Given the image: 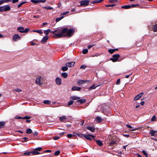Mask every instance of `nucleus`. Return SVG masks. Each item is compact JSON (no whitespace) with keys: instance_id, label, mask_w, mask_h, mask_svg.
<instances>
[{"instance_id":"obj_1","label":"nucleus","mask_w":157,"mask_h":157,"mask_svg":"<svg viewBox=\"0 0 157 157\" xmlns=\"http://www.w3.org/2000/svg\"><path fill=\"white\" fill-rule=\"evenodd\" d=\"M59 32L58 34H56L57 38L65 37L66 36L69 37H71L75 32V30L73 29H70L68 30L67 28H64L63 29H58Z\"/></svg>"},{"instance_id":"obj_2","label":"nucleus","mask_w":157,"mask_h":157,"mask_svg":"<svg viewBox=\"0 0 157 157\" xmlns=\"http://www.w3.org/2000/svg\"><path fill=\"white\" fill-rule=\"evenodd\" d=\"M58 29H56L54 31H51L50 29H48L47 30L44 31V33L46 35H48L49 32L51 33L52 34L54 35V37L57 38V36H56V34H58V32H59Z\"/></svg>"},{"instance_id":"obj_3","label":"nucleus","mask_w":157,"mask_h":157,"mask_svg":"<svg viewBox=\"0 0 157 157\" xmlns=\"http://www.w3.org/2000/svg\"><path fill=\"white\" fill-rule=\"evenodd\" d=\"M11 8L9 5L0 7V12H3L9 11L10 10Z\"/></svg>"},{"instance_id":"obj_4","label":"nucleus","mask_w":157,"mask_h":157,"mask_svg":"<svg viewBox=\"0 0 157 157\" xmlns=\"http://www.w3.org/2000/svg\"><path fill=\"white\" fill-rule=\"evenodd\" d=\"M120 57V56L119 54L113 55L112 56V58L110 59V60L112 62H115L118 61V60Z\"/></svg>"},{"instance_id":"obj_5","label":"nucleus","mask_w":157,"mask_h":157,"mask_svg":"<svg viewBox=\"0 0 157 157\" xmlns=\"http://www.w3.org/2000/svg\"><path fill=\"white\" fill-rule=\"evenodd\" d=\"M70 117H66L65 116L60 117L59 118V120L62 122L66 123L67 122H69V118Z\"/></svg>"},{"instance_id":"obj_6","label":"nucleus","mask_w":157,"mask_h":157,"mask_svg":"<svg viewBox=\"0 0 157 157\" xmlns=\"http://www.w3.org/2000/svg\"><path fill=\"white\" fill-rule=\"evenodd\" d=\"M90 1L88 0H84L79 2L80 6H85L89 5Z\"/></svg>"},{"instance_id":"obj_7","label":"nucleus","mask_w":157,"mask_h":157,"mask_svg":"<svg viewBox=\"0 0 157 157\" xmlns=\"http://www.w3.org/2000/svg\"><path fill=\"white\" fill-rule=\"evenodd\" d=\"M42 78L41 77H38L37 78L36 81V84H38L39 86H41L43 84V82H41V79Z\"/></svg>"},{"instance_id":"obj_8","label":"nucleus","mask_w":157,"mask_h":157,"mask_svg":"<svg viewBox=\"0 0 157 157\" xmlns=\"http://www.w3.org/2000/svg\"><path fill=\"white\" fill-rule=\"evenodd\" d=\"M75 62L72 61L66 63L65 65L67 67H73L75 65Z\"/></svg>"},{"instance_id":"obj_9","label":"nucleus","mask_w":157,"mask_h":157,"mask_svg":"<svg viewBox=\"0 0 157 157\" xmlns=\"http://www.w3.org/2000/svg\"><path fill=\"white\" fill-rule=\"evenodd\" d=\"M21 37L18 35L15 34L13 37V41H17L18 40H20Z\"/></svg>"},{"instance_id":"obj_10","label":"nucleus","mask_w":157,"mask_h":157,"mask_svg":"<svg viewBox=\"0 0 157 157\" xmlns=\"http://www.w3.org/2000/svg\"><path fill=\"white\" fill-rule=\"evenodd\" d=\"M89 82V81L87 80H79L77 81V83L78 85H82L86 82Z\"/></svg>"},{"instance_id":"obj_11","label":"nucleus","mask_w":157,"mask_h":157,"mask_svg":"<svg viewBox=\"0 0 157 157\" xmlns=\"http://www.w3.org/2000/svg\"><path fill=\"white\" fill-rule=\"evenodd\" d=\"M143 93L142 92L137 95L134 98V101H136L139 99L143 95Z\"/></svg>"},{"instance_id":"obj_12","label":"nucleus","mask_w":157,"mask_h":157,"mask_svg":"<svg viewBox=\"0 0 157 157\" xmlns=\"http://www.w3.org/2000/svg\"><path fill=\"white\" fill-rule=\"evenodd\" d=\"M56 82V84L58 85H59L61 84L62 81L61 79L59 77H57L56 79L55 80Z\"/></svg>"},{"instance_id":"obj_13","label":"nucleus","mask_w":157,"mask_h":157,"mask_svg":"<svg viewBox=\"0 0 157 157\" xmlns=\"http://www.w3.org/2000/svg\"><path fill=\"white\" fill-rule=\"evenodd\" d=\"M86 102V100L85 99H78L77 100V101H76V103H80V104L85 103Z\"/></svg>"},{"instance_id":"obj_14","label":"nucleus","mask_w":157,"mask_h":157,"mask_svg":"<svg viewBox=\"0 0 157 157\" xmlns=\"http://www.w3.org/2000/svg\"><path fill=\"white\" fill-rule=\"evenodd\" d=\"M71 90L72 91H79L81 90V88L76 86H74L71 88Z\"/></svg>"},{"instance_id":"obj_15","label":"nucleus","mask_w":157,"mask_h":157,"mask_svg":"<svg viewBox=\"0 0 157 157\" xmlns=\"http://www.w3.org/2000/svg\"><path fill=\"white\" fill-rule=\"evenodd\" d=\"M31 152L28 151L25 152L23 153H21V156H28L31 155Z\"/></svg>"},{"instance_id":"obj_16","label":"nucleus","mask_w":157,"mask_h":157,"mask_svg":"<svg viewBox=\"0 0 157 157\" xmlns=\"http://www.w3.org/2000/svg\"><path fill=\"white\" fill-rule=\"evenodd\" d=\"M48 37L47 36H44L42 39L41 42V43H44L46 42L47 40L48 39Z\"/></svg>"},{"instance_id":"obj_17","label":"nucleus","mask_w":157,"mask_h":157,"mask_svg":"<svg viewBox=\"0 0 157 157\" xmlns=\"http://www.w3.org/2000/svg\"><path fill=\"white\" fill-rule=\"evenodd\" d=\"M86 128L92 132H94L95 130V128L94 127H91L90 125L87 126Z\"/></svg>"},{"instance_id":"obj_18","label":"nucleus","mask_w":157,"mask_h":157,"mask_svg":"<svg viewBox=\"0 0 157 157\" xmlns=\"http://www.w3.org/2000/svg\"><path fill=\"white\" fill-rule=\"evenodd\" d=\"M31 155H34L40 154V153L34 149L33 151H31Z\"/></svg>"},{"instance_id":"obj_19","label":"nucleus","mask_w":157,"mask_h":157,"mask_svg":"<svg viewBox=\"0 0 157 157\" xmlns=\"http://www.w3.org/2000/svg\"><path fill=\"white\" fill-rule=\"evenodd\" d=\"M84 137L87 140H88L90 141L92 140V139L90 137V135L88 134L86 135L84 134Z\"/></svg>"},{"instance_id":"obj_20","label":"nucleus","mask_w":157,"mask_h":157,"mask_svg":"<svg viewBox=\"0 0 157 157\" xmlns=\"http://www.w3.org/2000/svg\"><path fill=\"white\" fill-rule=\"evenodd\" d=\"M156 132V131L153 130H151L150 131V133L151 134V136H155L157 135V134H155Z\"/></svg>"},{"instance_id":"obj_21","label":"nucleus","mask_w":157,"mask_h":157,"mask_svg":"<svg viewBox=\"0 0 157 157\" xmlns=\"http://www.w3.org/2000/svg\"><path fill=\"white\" fill-rule=\"evenodd\" d=\"M96 142L97 144L99 146H101L103 145V143L102 141L100 140H96Z\"/></svg>"},{"instance_id":"obj_22","label":"nucleus","mask_w":157,"mask_h":157,"mask_svg":"<svg viewBox=\"0 0 157 157\" xmlns=\"http://www.w3.org/2000/svg\"><path fill=\"white\" fill-rule=\"evenodd\" d=\"M117 144V141L116 140H112L109 143L110 146H112Z\"/></svg>"},{"instance_id":"obj_23","label":"nucleus","mask_w":157,"mask_h":157,"mask_svg":"<svg viewBox=\"0 0 157 157\" xmlns=\"http://www.w3.org/2000/svg\"><path fill=\"white\" fill-rule=\"evenodd\" d=\"M104 0H97L95 1H94L91 2L92 4H95L97 3H99L101 2H102Z\"/></svg>"},{"instance_id":"obj_24","label":"nucleus","mask_w":157,"mask_h":157,"mask_svg":"<svg viewBox=\"0 0 157 157\" xmlns=\"http://www.w3.org/2000/svg\"><path fill=\"white\" fill-rule=\"evenodd\" d=\"M152 30L155 32H157V24H156L153 26L152 28Z\"/></svg>"},{"instance_id":"obj_25","label":"nucleus","mask_w":157,"mask_h":157,"mask_svg":"<svg viewBox=\"0 0 157 157\" xmlns=\"http://www.w3.org/2000/svg\"><path fill=\"white\" fill-rule=\"evenodd\" d=\"M98 86H95V85H93L92 86H90L89 88V90H91L93 89H95L96 87Z\"/></svg>"},{"instance_id":"obj_26","label":"nucleus","mask_w":157,"mask_h":157,"mask_svg":"<svg viewBox=\"0 0 157 157\" xmlns=\"http://www.w3.org/2000/svg\"><path fill=\"white\" fill-rule=\"evenodd\" d=\"M102 119L99 117H97L96 118V120L98 123H101L102 121Z\"/></svg>"},{"instance_id":"obj_27","label":"nucleus","mask_w":157,"mask_h":157,"mask_svg":"<svg viewBox=\"0 0 157 157\" xmlns=\"http://www.w3.org/2000/svg\"><path fill=\"white\" fill-rule=\"evenodd\" d=\"M70 98L73 100H78L80 98V97L73 96H71L70 97Z\"/></svg>"},{"instance_id":"obj_28","label":"nucleus","mask_w":157,"mask_h":157,"mask_svg":"<svg viewBox=\"0 0 157 157\" xmlns=\"http://www.w3.org/2000/svg\"><path fill=\"white\" fill-rule=\"evenodd\" d=\"M121 8L122 9H129L130 8V5H125L121 6Z\"/></svg>"},{"instance_id":"obj_29","label":"nucleus","mask_w":157,"mask_h":157,"mask_svg":"<svg viewBox=\"0 0 157 157\" xmlns=\"http://www.w3.org/2000/svg\"><path fill=\"white\" fill-rule=\"evenodd\" d=\"M30 30V29L28 28H26L24 30L19 31L20 33H25L28 32Z\"/></svg>"},{"instance_id":"obj_30","label":"nucleus","mask_w":157,"mask_h":157,"mask_svg":"<svg viewBox=\"0 0 157 157\" xmlns=\"http://www.w3.org/2000/svg\"><path fill=\"white\" fill-rule=\"evenodd\" d=\"M61 76L64 78H66L68 76L67 74L66 73H62L61 75Z\"/></svg>"},{"instance_id":"obj_31","label":"nucleus","mask_w":157,"mask_h":157,"mask_svg":"<svg viewBox=\"0 0 157 157\" xmlns=\"http://www.w3.org/2000/svg\"><path fill=\"white\" fill-rule=\"evenodd\" d=\"M33 32L37 33L40 34H42L43 33V32L41 29L38 30H33Z\"/></svg>"},{"instance_id":"obj_32","label":"nucleus","mask_w":157,"mask_h":157,"mask_svg":"<svg viewBox=\"0 0 157 157\" xmlns=\"http://www.w3.org/2000/svg\"><path fill=\"white\" fill-rule=\"evenodd\" d=\"M32 132V130L30 128H29L26 130V133L27 134H30Z\"/></svg>"},{"instance_id":"obj_33","label":"nucleus","mask_w":157,"mask_h":157,"mask_svg":"<svg viewBox=\"0 0 157 157\" xmlns=\"http://www.w3.org/2000/svg\"><path fill=\"white\" fill-rule=\"evenodd\" d=\"M68 67L67 66H64L62 67L61 70L62 71H65L68 70Z\"/></svg>"},{"instance_id":"obj_34","label":"nucleus","mask_w":157,"mask_h":157,"mask_svg":"<svg viewBox=\"0 0 157 157\" xmlns=\"http://www.w3.org/2000/svg\"><path fill=\"white\" fill-rule=\"evenodd\" d=\"M63 18V16H62L59 17H57L56 19V22H58Z\"/></svg>"},{"instance_id":"obj_35","label":"nucleus","mask_w":157,"mask_h":157,"mask_svg":"<svg viewBox=\"0 0 157 157\" xmlns=\"http://www.w3.org/2000/svg\"><path fill=\"white\" fill-rule=\"evenodd\" d=\"M43 8L45 9L46 10H53V8L52 7H51L50 6H48V7H47V6H44V7H43Z\"/></svg>"},{"instance_id":"obj_36","label":"nucleus","mask_w":157,"mask_h":157,"mask_svg":"<svg viewBox=\"0 0 157 157\" xmlns=\"http://www.w3.org/2000/svg\"><path fill=\"white\" fill-rule=\"evenodd\" d=\"M51 101L48 100H44L43 101V103L46 104H51Z\"/></svg>"},{"instance_id":"obj_37","label":"nucleus","mask_w":157,"mask_h":157,"mask_svg":"<svg viewBox=\"0 0 157 157\" xmlns=\"http://www.w3.org/2000/svg\"><path fill=\"white\" fill-rule=\"evenodd\" d=\"M27 2H22L21 3L19 4L18 6L17 7L18 8L20 7L23 5L24 4L26 3Z\"/></svg>"},{"instance_id":"obj_38","label":"nucleus","mask_w":157,"mask_h":157,"mask_svg":"<svg viewBox=\"0 0 157 157\" xmlns=\"http://www.w3.org/2000/svg\"><path fill=\"white\" fill-rule=\"evenodd\" d=\"M108 52L111 54H112L114 52V50L113 49H109L108 50Z\"/></svg>"},{"instance_id":"obj_39","label":"nucleus","mask_w":157,"mask_h":157,"mask_svg":"<svg viewBox=\"0 0 157 157\" xmlns=\"http://www.w3.org/2000/svg\"><path fill=\"white\" fill-rule=\"evenodd\" d=\"M88 50L87 49H83L82 50V53L83 54H86L88 52Z\"/></svg>"},{"instance_id":"obj_40","label":"nucleus","mask_w":157,"mask_h":157,"mask_svg":"<svg viewBox=\"0 0 157 157\" xmlns=\"http://www.w3.org/2000/svg\"><path fill=\"white\" fill-rule=\"evenodd\" d=\"M60 152L58 150L56 151L54 153V155L55 156H58L60 154Z\"/></svg>"},{"instance_id":"obj_41","label":"nucleus","mask_w":157,"mask_h":157,"mask_svg":"<svg viewBox=\"0 0 157 157\" xmlns=\"http://www.w3.org/2000/svg\"><path fill=\"white\" fill-rule=\"evenodd\" d=\"M76 134L79 137L81 138H82L83 136L84 137V134L82 133H76Z\"/></svg>"},{"instance_id":"obj_42","label":"nucleus","mask_w":157,"mask_h":157,"mask_svg":"<svg viewBox=\"0 0 157 157\" xmlns=\"http://www.w3.org/2000/svg\"><path fill=\"white\" fill-rule=\"evenodd\" d=\"M5 124V122H0V128H1Z\"/></svg>"},{"instance_id":"obj_43","label":"nucleus","mask_w":157,"mask_h":157,"mask_svg":"<svg viewBox=\"0 0 157 157\" xmlns=\"http://www.w3.org/2000/svg\"><path fill=\"white\" fill-rule=\"evenodd\" d=\"M24 29V28L22 27H19L17 28V30H19V31H23Z\"/></svg>"},{"instance_id":"obj_44","label":"nucleus","mask_w":157,"mask_h":157,"mask_svg":"<svg viewBox=\"0 0 157 157\" xmlns=\"http://www.w3.org/2000/svg\"><path fill=\"white\" fill-rule=\"evenodd\" d=\"M31 117L28 116H26L23 117V119H26V120L31 118Z\"/></svg>"},{"instance_id":"obj_45","label":"nucleus","mask_w":157,"mask_h":157,"mask_svg":"<svg viewBox=\"0 0 157 157\" xmlns=\"http://www.w3.org/2000/svg\"><path fill=\"white\" fill-rule=\"evenodd\" d=\"M74 101H70L68 103V106H70V105L73 104Z\"/></svg>"},{"instance_id":"obj_46","label":"nucleus","mask_w":157,"mask_h":157,"mask_svg":"<svg viewBox=\"0 0 157 157\" xmlns=\"http://www.w3.org/2000/svg\"><path fill=\"white\" fill-rule=\"evenodd\" d=\"M31 2L34 4H36L39 2L38 0H31Z\"/></svg>"},{"instance_id":"obj_47","label":"nucleus","mask_w":157,"mask_h":157,"mask_svg":"<svg viewBox=\"0 0 157 157\" xmlns=\"http://www.w3.org/2000/svg\"><path fill=\"white\" fill-rule=\"evenodd\" d=\"M116 6L115 4H111V5H105V6L106 7H113V6Z\"/></svg>"},{"instance_id":"obj_48","label":"nucleus","mask_w":157,"mask_h":157,"mask_svg":"<svg viewBox=\"0 0 157 157\" xmlns=\"http://www.w3.org/2000/svg\"><path fill=\"white\" fill-rule=\"evenodd\" d=\"M37 151H40L42 149V148L41 147H38L36 148L35 149Z\"/></svg>"},{"instance_id":"obj_49","label":"nucleus","mask_w":157,"mask_h":157,"mask_svg":"<svg viewBox=\"0 0 157 157\" xmlns=\"http://www.w3.org/2000/svg\"><path fill=\"white\" fill-rule=\"evenodd\" d=\"M73 136H74V135H72V134H67V137L68 138H72V137Z\"/></svg>"},{"instance_id":"obj_50","label":"nucleus","mask_w":157,"mask_h":157,"mask_svg":"<svg viewBox=\"0 0 157 157\" xmlns=\"http://www.w3.org/2000/svg\"><path fill=\"white\" fill-rule=\"evenodd\" d=\"M15 118L16 119H23V117H21L20 116H16L15 117Z\"/></svg>"},{"instance_id":"obj_51","label":"nucleus","mask_w":157,"mask_h":157,"mask_svg":"<svg viewBox=\"0 0 157 157\" xmlns=\"http://www.w3.org/2000/svg\"><path fill=\"white\" fill-rule=\"evenodd\" d=\"M156 117L155 115L153 116L151 118V120L153 121H154L155 120Z\"/></svg>"},{"instance_id":"obj_52","label":"nucleus","mask_w":157,"mask_h":157,"mask_svg":"<svg viewBox=\"0 0 157 157\" xmlns=\"http://www.w3.org/2000/svg\"><path fill=\"white\" fill-rule=\"evenodd\" d=\"M28 138H27V137H23V140H24V141H22V142H26L27 141V140L28 139Z\"/></svg>"},{"instance_id":"obj_53","label":"nucleus","mask_w":157,"mask_h":157,"mask_svg":"<svg viewBox=\"0 0 157 157\" xmlns=\"http://www.w3.org/2000/svg\"><path fill=\"white\" fill-rule=\"evenodd\" d=\"M142 152L143 153V154L145 155H148L147 153V152L144 150H143L142 151Z\"/></svg>"},{"instance_id":"obj_54","label":"nucleus","mask_w":157,"mask_h":157,"mask_svg":"<svg viewBox=\"0 0 157 157\" xmlns=\"http://www.w3.org/2000/svg\"><path fill=\"white\" fill-rule=\"evenodd\" d=\"M53 138L54 140H56L59 139L60 137L58 136H55L53 137Z\"/></svg>"},{"instance_id":"obj_55","label":"nucleus","mask_w":157,"mask_h":157,"mask_svg":"<svg viewBox=\"0 0 157 157\" xmlns=\"http://www.w3.org/2000/svg\"><path fill=\"white\" fill-rule=\"evenodd\" d=\"M118 0H109V2L111 3H114L115 2H117Z\"/></svg>"},{"instance_id":"obj_56","label":"nucleus","mask_w":157,"mask_h":157,"mask_svg":"<svg viewBox=\"0 0 157 157\" xmlns=\"http://www.w3.org/2000/svg\"><path fill=\"white\" fill-rule=\"evenodd\" d=\"M14 90L15 91L17 92H20L22 91V90L21 89H19V88L15 89V90Z\"/></svg>"},{"instance_id":"obj_57","label":"nucleus","mask_w":157,"mask_h":157,"mask_svg":"<svg viewBox=\"0 0 157 157\" xmlns=\"http://www.w3.org/2000/svg\"><path fill=\"white\" fill-rule=\"evenodd\" d=\"M95 45V44H93L92 45H89L88 46L87 48H88V49H90L91 48H92V47H93Z\"/></svg>"},{"instance_id":"obj_58","label":"nucleus","mask_w":157,"mask_h":157,"mask_svg":"<svg viewBox=\"0 0 157 157\" xmlns=\"http://www.w3.org/2000/svg\"><path fill=\"white\" fill-rule=\"evenodd\" d=\"M39 2L44 3L46 1V0H38Z\"/></svg>"},{"instance_id":"obj_59","label":"nucleus","mask_w":157,"mask_h":157,"mask_svg":"<svg viewBox=\"0 0 157 157\" xmlns=\"http://www.w3.org/2000/svg\"><path fill=\"white\" fill-rule=\"evenodd\" d=\"M120 83V79H117L116 84L117 85H119Z\"/></svg>"},{"instance_id":"obj_60","label":"nucleus","mask_w":157,"mask_h":157,"mask_svg":"<svg viewBox=\"0 0 157 157\" xmlns=\"http://www.w3.org/2000/svg\"><path fill=\"white\" fill-rule=\"evenodd\" d=\"M139 6V5L138 4H136V5H134V4H132L131 5H130V8L131 7H136V6Z\"/></svg>"},{"instance_id":"obj_61","label":"nucleus","mask_w":157,"mask_h":157,"mask_svg":"<svg viewBox=\"0 0 157 157\" xmlns=\"http://www.w3.org/2000/svg\"><path fill=\"white\" fill-rule=\"evenodd\" d=\"M69 13V11H66V12H63L62 13H61V15H66L67 14H68Z\"/></svg>"},{"instance_id":"obj_62","label":"nucleus","mask_w":157,"mask_h":157,"mask_svg":"<svg viewBox=\"0 0 157 157\" xmlns=\"http://www.w3.org/2000/svg\"><path fill=\"white\" fill-rule=\"evenodd\" d=\"M33 135L34 136H37L38 135V133L37 132H35L33 133Z\"/></svg>"},{"instance_id":"obj_63","label":"nucleus","mask_w":157,"mask_h":157,"mask_svg":"<svg viewBox=\"0 0 157 157\" xmlns=\"http://www.w3.org/2000/svg\"><path fill=\"white\" fill-rule=\"evenodd\" d=\"M86 67V66L85 65H82L80 68L81 69H85Z\"/></svg>"},{"instance_id":"obj_64","label":"nucleus","mask_w":157,"mask_h":157,"mask_svg":"<svg viewBox=\"0 0 157 157\" xmlns=\"http://www.w3.org/2000/svg\"><path fill=\"white\" fill-rule=\"evenodd\" d=\"M84 120L81 121V123H80V124H79L81 126H82L83 125V123H84Z\"/></svg>"}]
</instances>
